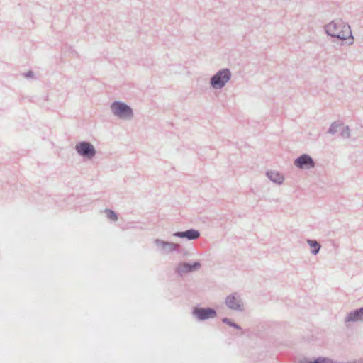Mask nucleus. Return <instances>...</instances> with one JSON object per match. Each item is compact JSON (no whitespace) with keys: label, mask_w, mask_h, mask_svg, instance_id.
Listing matches in <instances>:
<instances>
[{"label":"nucleus","mask_w":363,"mask_h":363,"mask_svg":"<svg viewBox=\"0 0 363 363\" xmlns=\"http://www.w3.org/2000/svg\"><path fill=\"white\" fill-rule=\"evenodd\" d=\"M232 73L228 68L218 70L210 79V86L214 89H221L230 81Z\"/></svg>","instance_id":"1"},{"label":"nucleus","mask_w":363,"mask_h":363,"mask_svg":"<svg viewBox=\"0 0 363 363\" xmlns=\"http://www.w3.org/2000/svg\"><path fill=\"white\" fill-rule=\"evenodd\" d=\"M113 114L122 120H130L133 118V108L128 104L120 101H115L111 104Z\"/></svg>","instance_id":"2"},{"label":"nucleus","mask_w":363,"mask_h":363,"mask_svg":"<svg viewBox=\"0 0 363 363\" xmlns=\"http://www.w3.org/2000/svg\"><path fill=\"white\" fill-rule=\"evenodd\" d=\"M76 152L84 159L91 160L96 154L94 146L89 141H80L75 145Z\"/></svg>","instance_id":"3"},{"label":"nucleus","mask_w":363,"mask_h":363,"mask_svg":"<svg viewBox=\"0 0 363 363\" xmlns=\"http://www.w3.org/2000/svg\"><path fill=\"white\" fill-rule=\"evenodd\" d=\"M294 164L299 169L308 170L315 167V162L311 155L303 153L294 160Z\"/></svg>","instance_id":"4"},{"label":"nucleus","mask_w":363,"mask_h":363,"mask_svg":"<svg viewBox=\"0 0 363 363\" xmlns=\"http://www.w3.org/2000/svg\"><path fill=\"white\" fill-rule=\"evenodd\" d=\"M340 31L337 33V34H333V38H335L338 40H345L350 39L351 41L349 42V45H352L354 41V38L352 33L350 26L348 23L340 22Z\"/></svg>","instance_id":"5"},{"label":"nucleus","mask_w":363,"mask_h":363,"mask_svg":"<svg viewBox=\"0 0 363 363\" xmlns=\"http://www.w3.org/2000/svg\"><path fill=\"white\" fill-rule=\"evenodd\" d=\"M266 176L273 183L281 184L284 181V176L278 171L267 170Z\"/></svg>","instance_id":"6"},{"label":"nucleus","mask_w":363,"mask_h":363,"mask_svg":"<svg viewBox=\"0 0 363 363\" xmlns=\"http://www.w3.org/2000/svg\"><path fill=\"white\" fill-rule=\"evenodd\" d=\"M340 27H342L340 26V22H335L333 21L325 26V30L328 35L333 38V34H337V33L340 31Z\"/></svg>","instance_id":"7"},{"label":"nucleus","mask_w":363,"mask_h":363,"mask_svg":"<svg viewBox=\"0 0 363 363\" xmlns=\"http://www.w3.org/2000/svg\"><path fill=\"white\" fill-rule=\"evenodd\" d=\"M195 314L200 320H205L216 316V312L213 309H198Z\"/></svg>","instance_id":"8"},{"label":"nucleus","mask_w":363,"mask_h":363,"mask_svg":"<svg viewBox=\"0 0 363 363\" xmlns=\"http://www.w3.org/2000/svg\"><path fill=\"white\" fill-rule=\"evenodd\" d=\"M226 305L231 309L240 310L241 309L240 301L238 297L231 295L227 297L225 301Z\"/></svg>","instance_id":"9"},{"label":"nucleus","mask_w":363,"mask_h":363,"mask_svg":"<svg viewBox=\"0 0 363 363\" xmlns=\"http://www.w3.org/2000/svg\"><path fill=\"white\" fill-rule=\"evenodd\" d=\"M199 233L195 230H189L185 232H177L174 235L179 238H186L189 240H195L199 237Z\"/></svg>","instance_id":"10"},{"label":"nucleus","mask_w":363,"mask_h":363,"mask_svg":"<svg viewBox=\"0 0 363 363\" xmlns=\"http://www.w3.org/2000/svg\"><path fill=\"white\" fill-rule=\"evenodd\" d=\"M200 267V264L198 263V262H196L194 264V265H191V264H186V263H184V264H181L178 268H177V272L179 274H183L184 273H187V272H191L194 269H198L199 267Z\"/></svg>","instance_id":"11"},{"label":"nucleus","mask_w":363,"mask_h":363,"mask_svg":"<svg viewBox=\"0 0 363 363\" xmlns=\"http://www.w3.org/2000/svg\"><path fill=\"white\" fill-rule=\"evenodd\" d=\"M363 308L350 313L347 317L349 321H357L362 319Z\"/></svg>","instance_id":"12"},{"label":"nucleus","mask_w":363,"mask_h":363,"mask_svg":"<svg viewBox=\"0 0 363 363\" xmlns=\"http://www.w3.org/2000/svg\"><path fill=\"white\" fill-rule=\"evenodd\" d=\"M342 125L343 123L341 122L340 121H335L329 127L328 133L331 135H334L340 130V129L341 128L340 127H342Z\"/></svg>","instance_id":"13"},{"label":"nucleus","mask_w":363,"mask_h":363,"mask_svg":"<svg viewBox=\"0 0 363 363\" xmlns=\"http://www.w3.org/2000/svg\"><path fill=\"white\" fill-rule=\"evenodd\" d=\"M340 129V135L343 138H349L350 137V129L348 125L342 126Z\"/></svg>","instance_id":"14"},{"label":"nucleus","mask_w":363,"mask_h":363,"mask_svg":"<svg viewBox=\"0 0 363 363\" xmlns=\"http://www.w3.org/2000/svg\"><path fill=\"white\" fill-rule=\"evenodd\" d=\"M308 243L313 254H317L320 250V245L316 241L308 240Z\"/></svg>","instance_id":"15"},{"label":"nucleus","mask_w":363,"mask_h":363,"mask_svg":"<svg viewBox=\"0 0 363 363\" xmlns=\"http://www.w3.org/2000/svg\"><path fill=\"white\" fill-rule=\"evenodd\" d=\"M106 216L109 219L114 220V221L117 220V216L113 211H112L111 210H107V211H106Z\"/></svg>","instance_id":"16"},{"label":"nucleus","mask_w":363,"mask_h":363,"mask_svg":"<svg viewBox=\"0 0 363 363\" xmlns=\"http://www.w3.org/2000/svg\"><path fill=\"white\" fill-rule=\"evenodd\" d=\"M309 363H333V361L327 358H318L313 362H311Z\"/></svg>","instance_id":"17"},{"label":"nucleus","mask_w":363,"mask_h":363,"mask_svg":"<svg viewBox=\"0 0 363 363\" xmlns=\"http://www.w3.org/2000/svg\"><path fill=\"white\" fill-rule=\"evenodd\" d=\"M23 76L26 78H33L34 77V72L32 70H29V71L23 73Z\"/></svg>","instance_id":"18"},{"label":"nucleus","mask_w":363,"mask_h":363,"mask_svg":"<svg viewBox=\"0 0 363 363\" xmlns=\"http://www.w3.org/2000/svg\"><path fill=\"white\" fill-rule=\"evenodd\" d=\"M223 322H225V323H228V325H231V326H233V327H235V328H239V327H238L237 325L232 323H231L229 320H228L227 318L223 319Z\"/></svg>","instance_id":"19"}]
</instances>
